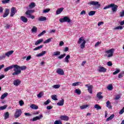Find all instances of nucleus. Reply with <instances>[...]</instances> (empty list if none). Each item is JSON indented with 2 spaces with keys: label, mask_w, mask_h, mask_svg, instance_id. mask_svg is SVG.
I'll return each instance as SVG.
<instances>
[{
  "label": "nucleus",
  "mask_w": 124,
  "mask_h": 124,
  "mask_svg": "<svg viewBox=\"0 0 124 124\" xmlns=\"http://www.w3.org/2000/svg\"><path fill=\"white\" fill-rule=\"evenodd\" d=\"M15 65L16 66L15 68L14 69L15 72L12 74L14 76L21 74V70H26L27 69V66H20L17 64H15Z\"/></svg>",
  "instance_id": "obj_1"
},
{
  "label": "nucleus",
  "mask_w": 124,
  "mask_h": 124,
  "mask_svg": "<svg viewBox=\"0 0 124 124\" xmlns=\"http://www.w3.org/2000/svg\"><path fill=\"white\" fill-rule=\"evenodd\" d=\"M86 40L84 39V37L79 38L78 41V44H80V49H84L86 45Z\"/></svg>",
  "instance_id": "obj_2"
},
{
  "label": "nucleus",
  "mask_w": 124,
  "mask_h": 124,
  "mask_svg": "<svg viewBox=\"0 0 124 124\" xmlns=\"http://www.w3.org/2000/svg\"><path fill=\"white\" fill-rule=\"evenodd\" d=\"M34 12V10H28L25 13L26 15H27V18H31L32 19H34L35 17L34 16L31 15L32 13Z\"/></svg>",
  "instance_id": "obj_3"
},
{
  "label": "nucleus",
  "mask_w": 124,
  "mask_h": 124,
  "mask_svg": "<svg viewBox=\"0 0 124 124\" xmlns=\"http://www.w3.org/2000/svg\"><path fill=\"white\" fill-rule=\"evenodd\" d=\"M22 115V110L21 109H16L14 114V118L18 119Z\"/></svg>",
  "instance_id": "obj_4"
},
{
  "label": "nucleus",
  "mask_w": 124,
  "mask_h": 124,
  "mask_svg": "<svg viewBox=\"0 0 124 124\" xmlns=\"http://www.w3.org/2000/svg\"><path fill=\"white\" fill-rule=\"evenodd\" d=\"M59 21L61 23H70L71 22V20L68 16H65L63 18H61L59 19Z\"/></svg>",
  "instance_id": "obj_5"
},
{
  "label": "nucleus",
  "mask_w": 124,
  "mask_h": 124,
  "mask_svg": "<svg viewBox=\"0 0 124 124\" xmlns=\"http://www.w3.org/2000/svg\"><path fill=\"white\" fill-rule=\"evenodd\" d=\"M114 51H115V49L113 48H111L110 49L106 51L105 53L106 54H108L107 55L108 58H110V57H113V54H114Z\"/></svg>",
  "instance_id": "obj_6"
},
{
  "label": "nucleus",
  "mask_w": 124,
  "mask_h": 124,
  "mask_svg": "<svg viewBox=\"0 0 124 124\" xmlns=\"http://www.w3.org/2000/svg\"><path fill=\"white\" fill-rule=\"evenodd\" d=\"M42 118H43V115L40 114L39 116L33 118L31 121H32V122H36L37 120H41Z\"/></svg>",
  "instance_id": "obj_7"
},
{
  "label": "nucleus",
  "mask_w": 124,
  "mask_h": 124,
  "mask_svg": "<svg viewBox=\"0 0 124 124\" xmlns=\"http://www.w3.org/2000/svg\"><path fill=\"white\" fill-rule=\"evenodd\" d=\"M98 1H91L88 2V4H90V5H97L98 7H100V4H98Z\"/></svg>",
  "instance_id": "obj_8"
},
{
  "label": "nucleus",
  "mask_w": 124,
  "mask_h": 124,
  "mask_svg": "<svg viewBox=\"0 0 124 124\" xmlns=\"http://www.w3.org/2000/svg\"><path fill=\"white\" fill-rule=\"evenodd\" d=\"M16 13H17V10H16V8L12 7L11 10V14H10L11 17H13V16L15 15Z\"/></svg>",
  "instance_id": "obj_9"
},
{
  "label": "nucleus",
  "mask_w": 124,
  "mask_h": 124,
  "mask_svg": "<svg viewBox=\"0 0 124 124\" xmlns=\"http://www.w3.org/2000/svg\"><path fill=\"white\" fill-rule=\"evenodd\" d=\"M15 67H16V66H15V65H12L9 67H7L6 68H5L4 69V71L5 72H7V71H8V70H10V69H12V68H14V69H15Z\"/></svg>",
  "instance_id": "obj_10"
},
{
  "label": "nucleus",
  "mask_w": 124,
  "mask_h": 124,
  "mask_svg": "<svg viewBox=\"0 0 124 124\" xmlns=\"http://www.w3.org/2000/svg\"><path fill=\"white\" fill-rule=\"evenodd\" d=\"M85 87L88 88V91L90 93H93V85H89V84L85 85Z\"/></svg>",
  "instance_id": "obj_11"
},
{
  "label": "nucleus",
  "mask_w": 124,
  "mask_h": 124,
  "mask_svg": "<svg viewBox=\"0 0 124 124\" xmlns=\"http://www.w3.org/2000/svg\"><path fill=\"white\" fill-rule=\"evenodd\" d=\"M13 84L14 86L18 87V86H19L20 84H21V80H20V79H15L13 82Z\"/></svg>",
  "instance_id": "obj_12"
},
{
  "label": "nucleus",
  "mask_w": 124,
  "mask_h": 124,
  "mask_svg": "<svg viewBox=\"0 0 124 124\" xmlns=\"http://www.w3.org/2000/svg\"><path fill=\"white\" fill-rule=\"evenodd\" d=\"M56 72L59 75H64V72L63 71V70H62L61 68H58Z\"/></svg>",
  "instance_id": "obj_13"
},
{
  "label": "nucleus",
  "mask_w": 124,
  "mask_h": 124,
  "mask_svg": "<svg viewBox=\"0 0 124 124\" xmlns=\"http://www.w3.org/2000/svg\"><path fill=\"white\" fill-rule=\"evenodd\" d=\"M60 119L62 121H67L68 120H69V118H68V116L66 115H62L60 116Z\"/></svg>",
  "instance_id": "obj_14"
},
{
  "label": "nucleus",
  "mask_w": 124,
  "mask_h": 124,
  "mask_svg": "<svg viewBox=\"0 0 124 124\" xmlns=\"http://www.w3.org/2000/svg\"><path fill=\"white\" fill-rule=\"evenodd\" d=\"M47 20V18L44 16H41L38 18V21L40 22H43L44 21H46Z\"/></svg>",
  "instance_id": "obj_15"
},
{
  "label": "nucleus",
  "mask_w": 124,
  "mask_h": 124,
  "mask_svg": "<svg viewBox=\"0 0 124 124\" xmlns=\"http://www.w3.org/2000/svg\"><path fill=\"white\" fill-rule=\"evenodd\" d=\"M99 72H106V68L102 66H99L98 69Z\"/></svg>",
  "instance_id": "obj_16"
},
{
  "label": "nucleus",
  "mask_w": 124,
  "mask_h": 124,
  "mask_svg": "<svg viewBox=\"0 0 124 124\" xmlns=\"http://www.w3.org/2000/svg\"><path fill=\"white\" fill-rule=\"evenodd\" d=\"M13 53H14V51L11 50V51L7 52L5 54V55L6 57H8V58H9V57H10V56H11V55H12V54H13Z\"/></svg>",
  "instance_id": "obj_17"
},
{
  "label": "nucleus",
  "mask_w": 124,
  "mask_h": 124,
  "mask_svg": "<svg viewBox=\"0 0 124 124\" xmlns=\"http://www.w3.org/2000/svg\"><path fill=\"white\" fill-rule=\"evenodd\" d=\"M20 20L23 22V23H27L28 22V18L24 16H21L20 17Z\"/></svg>",
  "instance_id": "obj_18"
},
{
  "label": "nucleus",
  "mask_w": 124,
  "mask_h": 124,
  "mask_svg": "<svg viewBox=\"0 0 124 124\" xmlns=\"http://www.w3.org/2000/svg\"><path fill=\"white\" fill-rule=\"evenodd\" d=\"M63 104H64V100L63 99H62V100L59 101V102H58L57 104L58 106H62Z\"/></svg>",
  "instance_id": "obj_19"
},
{
  "label": "nucleus",
  "mask_w": 124,
  "mask_h": 124,
  "mask_svg": "<svg viewBox=\"0 0 124 124\" xmlns=\"http://www.w3.org/2000/svg\"><path fill=\"white\" fill-rule=\"evenodd\" d=\"M62 11H63V7L58 9L56 11V15H59V14H61V13L62 12Z\"/></svg>",
  "instance_id": "obj_20"
},
{
  "label": "nucleus",
  "mask_w": 124,
  "mask_h": 124,
  "mask_svg": "<svg viewBox=\"0 0 124 124\" xmlns=\"http://www.w3.org/2000/svg\"><path fill=\"white\" fill-rule=\"evenodd\" d=\"M9 14V9H6L5 12L3 16V18H5V17H7Z\"/></svg>",
  "instance_id": "obj_21"
},
{
  "label": "nucleus",
  "mask_w": 124,
  "mask_h": 124,
  "mask_svg": "<svg viewBox=\"0 0 124 124\" xmlns=\"http://www.w3.org/2000/svg\"><path fill=\"white\" fill-rule=\"evenodd\" d=\"M32 33H36L37 32V28L35 26H33L31 30Z\"/></svg>",
  "instance_id": "obj_22"
},
{
  "label": "nucleus",
  "mask_w": 124,
  "mask_h": 124,
  "mask_svg": "<svg viewBox=\"0 0 124 124\" xmlns=\"http://www.w3.org/2000/svg\"><path fill=\"white\" fill-rule=\"evenodd\" d=\"M30 108H31V109H33V110H37V109H38V106L35 104L31 105Z\"/></svg>",
  "instance_id": "obj_23"
},
{
  "label": "nucleus",
  "mask_w": 124,
  "mask_h": 124,
  "mask_svg": "<svg viewBox=\"0 0 124 124\" xmlns=\"http://www.w3.org/2000/svg\"><path fill=\"white\" fill-rule=\"evenodd\" d=\"M101 94H102L101 92H99L97 93L96 96L98 99H102L103 98V96Z\"/></svg>",
  "instance_id": "obj_24"
},
{
  "label": "nucleus",
  "mask_w": 124,
  "mask_h": 124,
  "mask_svg": "<svg viewBox=\"0 0 124 124\" xmlns=\"http://www.w3.org/2000/svg\"><path fill=\"white\" fill-rule=\"evenodd\" d=\"M112 8V11L113 12H116L117 11V9H118V6L116 5H115L114 3L113 6L111 7Z\"/></svg>",
  "instance_id": "obj_25"
},
{
  "label": "nucleus",
  "mask_w": 124,
  "mask_h": 124,
  "mask_svg": "<svg viewBox=\"0 0 124 124\" xmlns=\"http://www.w3.org/2000/svg\"><path fill=\"white\" fill-rule=\"evenodd\" d=\"M69 59H70V55H67L64 58L65 62H67V63H68V62H69Z\"/></svg>",
  "instance_id": "obj_26"
},
{
  "label": "nucleus",
  "mask_w": 124,
  "mask_h": 124,
  "mask_svg": "<svg viewBox=\"0 0 124 124\" xmlns=\"http://www.w3.org/2000/svg\"><path fill=\"white\" fill-rule=\"evenodd\" d=\"M46 51H43L42 52L37 54L36 57H42L44 56L45 54H46Z\"/></svg>",
  "instance_id": "obj_27"
},
{
  "label": "nucleus",
  "mask_w": 124,
  "mask_h": 124,
  "mask_svg": "<svg viewBox=\"0 0 124 124\" xmlns=\"http://www.w3.org/2000/svg\"><path fill=\"white\" fill-rule=\"evenodd\" d=\"M114 117H115V115L112 114L106 119V122H109V121H111V120H113Z\"/></svg>",
  "instance_id": "obj_28"
},
{
  "label": "nucleus",
  "mask_w": 124,
  "mask_h": 124,
  "mask_svg": "<svg viewBox=\"0 0 124 124\" xmlns=\"http://www.w3.org/2000/svg\"><path fill=\"white\" fill-rule=\"evenodd\" d=\"M42 42H43V39H40L35 42V45H39V44H40V43H42Z\"/></svg>",
  "instance_id": "obj_29"
},
{
  "label": "nucleus",
  "mask_w": 124,
  "mask_h": 124,
  "mask_svg": "<svg viewBox=\"0 0 124 124\" xmlns=\"http://www.w3.org/2000/svg\"><path fill=\"white\" fill-rule=\"evenodd\" d=\"M106 105L108 108L109 109H112V106L111 105V103H110V101H108L106 103Z\"/></svg>",
  "instance_id": "obj_30"
},
{
  "label": "nucleus",
  "mask_w": 124,
  "mask_h": 124,
  "mask_svg": "<svg viewBox=\"0 0 124 124\" xmlns=\"http://www.w3.org/2000/svg\"><path fill=\"white\" fill-rule=\"evenodd\" d=\"M113 6H114V3H111L110 4H109L108 6H106L105 7H104V9L105 10L108 9V8L113 7Z\"/></svg>",
  "instance_id": "obj_31"
},
{
  "label": "nucleus",
  "mask_w": 124,
  "mask_h": 124,
  "mask_svg": "<svg viewBox=\"0 0 124 124\" xmlns=\"http://www.w3.org/2000/svg\"><path fill=\"white\" fill-rule=\"evenodd\" d=\"M4 117L5 120H7V119H8L9 118V113L8 112V111L6 112L4 114Z\"/></svg>",
  "instance_id": "obj_32"
},
{
  "label": "nucleus",
  "mask_w": 124,
  "mask_h": 124,
  "mask_svg": "<svg viewBox=\"0 0 124 124\" xmlns=\"http://www.w3.org/2000/svg\"><path fill=\"white\" fill-rule=\"evenodd\" d=\"M8 95V93H4L0 97V99H4L6 96Z\"/></svg>",
  "instance_id": "obj_33"
},
{
  "label": "nucleus",
  "mask_w": 124,
  "mask_h": 124,
  "mask_svg": "<svg viewBox=\"0 0 124 124\" xmlns=\"http://www.w3.org/2000/svg\"><path fill=\"white\" fill-rule=\"evenodd\" d=\"M94 108L95 109H96V110H101V107H100L98 104H95Z\"/></svg>",
  "instance_id": "obj_34"
},
{
  "label": "nucleus",
  "mask_w": 124,
  "mask_h": 124,
  "mask_svg": "<svg viewBox=\"0 0 124 124\" xmlns=\"http://www.w3.org/2000/svg\"><path fill=\"white\" fill-rule=\"evenodd\" d=\"M96 12L95 11H91L88 13V15L89 16H93Z\"/></svg>",
  "instance_id": "obj_35"
},
{
  "label": "nucleus",
  "mask_w": 124,
  "mask_h": 124,
  "mask_svg": "<svg viewBox=\"0 0 124 124\" xmlns=\"http://www.w3.org/2000/svg\"><path fill=\"white\" fill-rule=\"evenodd\" d=\"M89 106V105H84L83 106H81L80 107V108L81 109V110H83V109H86V108H88Z\"/></svg>",
  "instance_id": "obj_36"
},
{
  "label": "nucleus",
  "mask_w": 124,
  "mask_h": 124,
  "mask_svg": "<svg viewBox=\"0 0 124 124\" xmlns=\"http://www.w3.org/2000/svg\"><path fill=\"white\" fill-rule=\"evenodd\" d=\"M120 72H121V70H120L119 69H116V71L113 73V75H116V74L120 73Z\"/></svg>",
  "instance_id": "obj_37"
},
{
  "label": "nucleus",
  "mask_w": 124,
  "mask_h": 124,
  "mask_svg": "<svg viewBox=\"0 0 124 124\" xmlns=\"http://www.w3.org/2000/svg\"><path fill=\"white\" fill-rule=\"evenodd\" d=\"M59 55H61V52L55 51L53 52L52 56H59Z\"/></svg>",
  "instance_id": "obj_38"
},
{
  "label": "nucleus",
  "mask_w": 124,
  "mask_h": 124,
  "mask_svg": "<svg viewBox=\"0 0 124 124\" xmlns=\"http://www.w3.org/2000/svg\"><path fill=\"white\" fill-rule=\"evenodd\" d=\"M29 7L30 8H33V7H35V3L34 2H31L30 5H29Z\"/></svg>",
  "instance_id": "obj_39"
},
{
  "label": "nucleus",
  "mask_w": 124,
  "mask_h": 124,
  "mask_svg": "<svg viewBox=\"0 0 124 124\" xmlns=\"http://www.w3.org/2000/svg\"><path fill=\"white\" fill-rule=\"evenodd\" d=\"M57 95L56 94H54L51 95V98L52 99H53V100H55V101H57V100H58V98H57Z\"/></svg>",
  "instance_id": "obj_40"
},
{
  "label": "nucleus",
  "mask_w": 124,
  "mask_h": 124,
  "mask_svg": "<svg viewBox=\"0 0 124 124\" xmlns=\"http://www.w3.org/2000/svg\"><path fill=\"white\" fill-rule=\"evenodd\" d=\"M43 47V45L39 46L37 47H36L35 48H34L33 50L34 51H36L37 50H39V49H41V48H42Z\"/></svg>",
  "instance_id": "obj_41"
},
{
  "label": "nucleus",
  "mask_w": 124,
  "mask_h": 124,
  "mask_svg": "<svg viewBox=\"0 0 124 124\" xmlns=\"http://www.w3.org/2000/svg\"><path fill=\"white\" fill-rule=\"evenodd\" d=\"M108 90L109 91H112L113 90V85L112 84H109L107 87Z\"/></svg>",
  "instance_id": "obj_42"
},
{
  "label": "nucleus",
  "mask_w": 124,
  "mask_h": 124,
  "mask_svg": "<svg viewBox=\"0 0 124 124\" xmlns=\"http://www.w3.org/2000/svg\"><path fill=\"white\" fill-rule=\"evenodd\" d=\"M51 40H52V38H49V39L46 40V41H45L44 42V44L49 43V42H51Z\"/></svg>",
  "instance_id": "obj_43"
},
{
  "label": "nucleus",
  "mask_w": 124,
  "mask_h": 124,
  "mask_svg": "<svg viewBox=\"0 0 124 124\" xmlns=\"http://www.w3.org/2000/svg\"><path fill=\"white\" fill-rule=\"evenodd\" d=\"M79 84H81V82H75L72 84V86L73 87H76V86H79Z\"/></svg>",
  "instance_id": "obj_44"
},
{
  "label": "nucleus",
  "mask_w": 124,
  "mask_h": 124,
  "mask_svg": "<svg viewBox=\"0 0 124 124\" xmlns=\"http://www.w3.org/2000/svg\"><path fill=\"white\" fill-rule=\"evenodd\" d=\"M54 124H62V123L60 120H56L54 122Z\"/></svg>",
  "instance_id": "obj_45"
},
{
  "label": "nucleus",
  "mask_w": 124,
  "mask_h": 124,
  "mask_svg": "<svg viewBox=\"0 0 124 124\" xmlns=\"http://www.w3.org/2000/svg\"><path fill=\"white\" fill-rule=\"evenodd\" d=\"M7 108V105L0 107V110H5Z\"/></svg>",
  "instance_id": "obj_46"
},
{
  "label": "nucleus",
  "mask_w": 124,
  "mask_h": 124,
  "mask_svg": "<svg viewBox=\"0 0 124 124\" xmlns=\"http://www.w3.org/2000/svg\"><path fill=\"white\" fill-rule=\"evenodd\" d=\"M75 93H77V94H81V90L80 89H76Z\"/></svg>",
  "instance_id": "obj_47"
},
{
  "label": "nucleus",
  "mask_w": 124,
  "mask_h": 124,
  "mask_svg": "<svg viewBox=\"0 0 124 124\" xmlns=\"http://www.w3.org/2000/svg\"><path fill=\"white\" fill-rule=\"evenodd\" d=\"M45 33H46V31H43L41 33L38 35V36H39V37H40V36H42V35L45 34Z\"/></svg>",
  "instance_id": "obj_48"
},
{
  "label": "nucleus",
  "mask_w": 124,
  "mask_h": 124,
  "mask_svg": "<svg viewBox=\"0 0 124 124\" xmlns=\"http://www.w3.org/2000/svg\"><path fill=\"white\" fill-rule=\"evenodd\" d=\"M65 56H66V54H62L58 57V59H60V60L62 59H63V58H64V57H65Z\"/></svg>",
  "instance_id": "obj_49"
},
{
  "label": "nucleus",
  "mask_w": 124,
  "mask_h": 124,
  "mask_svg": "<svg viewBox=\"0 0 124 124\" xmlns=\"http://www.w3.org/2000/svg\"><path fill=\"white\" fill-rule=\"evenodd\" d=\"M123 29H124V27L121 26H117L114 28V30H123Z\"/></svg>",
  "instance_id": "obj_50"
},
{
  "label": "nucleus",
  "mask_w": 124,
  "mask_h": 124,
  "mask_svg": "<svg viewBox=\"0 0 124 124\" xmlns=\"http://www.w3.org/2000/svg\"><path fill=\"white\" fill-rule=\"evenodd\" d=\"M61 87V85L60 84H57V85H54L52 86V88L54 89H59Z\"/></svg>",
  "instance_id": "obj_51"
},
{
  "label": "nucleus",
  "mask_w": 124,
  "mask_h": 124,
  "mask_svg": "<svg viewBox=\"0 0 124 124\" xmlns=\"http://www.w3.org/2000/svg\"><path fill=\"white\" fill-rule=\"evenodd\" d=\"M6 55L5 54H3L2 55H1L0 56V60L1 61V60H4L5 58H6Z\"/></svg>",
  "instance_id": "obj_52"
},
{
  "label": "nucleus",
  "mask_w": 124,
  "mask_h": 124,
  "mask_svg": "<svg viewBox=\"0 0 124 124\" xmlns=\"http://www.w3.org/2000/svg\"><path fill=\"white\" fill-rule=\"evenodd\" d=\"M120 98H121V95L118 94V95H117L115 96L114 99H115V100H118V99H120Z\"/></svg>",
  "instance_id": "obj_53"
},
{
  "label": "nucleus",
  "mask_w": 124,
  "mask_h": 124,
  "mask_svg": "<svg viewBox=\"0 0 124 124\" xmlns=\"http://www.w3.org/2000/svg\"><path fill=\"white\" fill-rule=\"evenodd\" d=\"M123 77H124V73H121L118 75V78H119V79L123 78Z\"/></svg>",
  "instance_id": "obj_54"
},
{
  "label": "nucleus",
  "mask_w": 124,
  "mask_h": 124,
  "mask_svg": "<svg viewBox=\"0 0 124 124\" xmlns=\"http://www.w3.org/2000/svg\"><path fill=\"white\" fill-rule=\"evenodd\" d=\"M24 104L25 103H24V101L23 100H20L19 101V104L20 106H23V105H24Z\"/></svg>",
  "instance_id": "obj_55"
},
{
  "label": "nucleus",
  "mask_w": 124,
  "mask_h": 124,
  "mask_svg": "<svg viewBox=\"0 0 124 124\" xmlns=\"http://www.w3.org/2000/svg\"><path fill=\"white\" fill-rule=\"evenodd\" d=\"M50 102H51V100H50V99H48L46 102H44V104H45V105H47L49 104V103H50Z\"/></svg>",
  "instance_id": "obj_56"
},
{
  "label": "nucleus",
  "mask_w": 124,
  "mask_h": 124,
  "mask_svg": "<svg viewBox=\"0 0 124 124\" xmlns=\"http://www.w3.org/2000/svg\"><path fill=\"white\" fill-rule=\"evenodd\" d=\"M43 96V93H40L39 94H38L37 96L40 98Z\"/></svg>",
  "instance_id": "obj_57"
},
{
  "label": "nucleus",
  "mask_w": 124,
  "mask_h": 124,
  "mask_svg": "<svg viewBox=\"0 0 124 124\" xmlns=\"http://www.w3.org/2000/svg\"><path fill=\"white\" fill-rule=\"evenodd\" d=\"M100 44H101V42H97V43H95L94 46H95V47H98V46H99Z\"/></svg>",
  "instance_id": "obj_58"
},
{
  "label": "nucleus",
  "mask_w": 124,
  "mask_h": 124,
  "mask_svg": "<svg viewBox=\"0 0 124 124\" xmlns=\"http://www.w3.org/2000/svg\"><path fill=\"white\" fill-rule=\"evenodd\" d=\"M124 113V107L119 112L120 115H122Z\"/></svg>",
  "instance_id": "obj_59"
},
{
  "label": "nucleus",
  "mask_w": 124,
  "mask_h": 124,
  "mask_svg": "<svg viewBox=\"0 0 124 124\" xmlns=\"http://www.w3.org/2000/svg\"><path fill=\"white\" fill-rule=\"evenodd\" d=\"M50 9H46V10H44L43 11V13H48L49 11H50Z\"/></svg>",
  "instance_id": "obj_60"
},
{
  "label": "nucleus",
  "mask_w": 124,
  "mask_h": 124,
  "mask_svg": "<svg viewBox=\"0 0 124 124\" xmlns=\"http://www.w3.org/2000/svg\"><path fill=\"white\" fill-rule=\"evenodd\" d=\"M10 1V0H3L2 1V3H8Z\"/></svg>",
  "instance_id": "obj_61"
},
{
  "label": "nucleus",
  "mask_w": 124,
  "mask_h": 124,
  "mask_svg": "<svg viewBox=\"0 0 124 124\" xmlns=\"http://www.w3.org/2000/svg\"><path fill=\"white\" fill-rule=\"evenodd\" d=\"M107 65L108 66H112V65H113V63H112V62L109 61L108 62Z\"/></svg>",
  "instance_id": "obj_62"
},
{
  "label": "nucleus",
  "mask_w": 124,
  "mask_h": 124,
  "mask_svg": "<svg viewBox=\"0 0 124 124\" xmlns=\"http://www.w3.org/2000/svg\"><path fill=\"white\" fill-rule=\"evenodd\" d=\"M10 27H11V25L7 24V25L5 26V28L6 29V30H7L8 29H9V28H10Z\"/></svg>",
  "instance_id": "obj_63"
},
{
  "label": "nucleus",
  "mask_w": 124,
  "mask_h": 124,
  "mask_svg": "<svg viewBox=\"0 0 124 124\" xmlns=\"http://www.w3.org/2000/svg\"><path fill=\"white\" fill-rule=\"evenodd\" d=\"M120 17H124V11H122L120 13Z\"/></svg>",
  "instance_id": "obj_64"
}]
</instances>
